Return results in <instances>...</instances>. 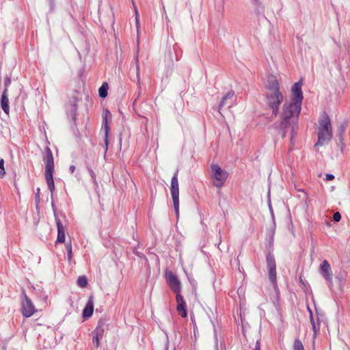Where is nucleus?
I'll list each match as a JSON object with an SVG mask.
<instances>
[{"instance_id": "obj_1", "label": "nucleus", "mask_w": 350, "mask_h": 350, "mask_svg": "<svg viewBox=\"0 0 350 350\" xmlns=\"http://www.w3.org/2000/svg\"><path fill=\"white\" fill-rule=\"evenodd\" d=\"M301 106L292 102L285 103L282 106V111L280 115L279 123H275L273 126L277 129L278 133L282 138L290 130L291 140L293 141L297 128L298 118L301 111Z\"/></svg>"}, {"instance_id": "obj_2", "label": "nucleus", "mask_w": 350, "mask_h": 350, "mask_svg": "<svg viewBox=\"0 0 350 350\" xmlns=\"http://www.w3.org/2000/svg\"><path fill=\"white\" fill-rule=\"evenodd\" d=\"M318 141L315 146H323L328 143L332 137L331 120L326 112H323L319 120L317 128Z\"/></svg>"}, {"instance_id": "obj_3", "label": "nucleus", "mask_w": 350, "mask_h": 350, "mask_svg": "<svg viewBox=\"0 0 350 350\" xmlns=\"http://www.w3.org/2000/svg\"><path fill=\"white\" fill-rule=\"evenodd\" d=\"M42 161L44 163V176L48 188L51 196L55 191V183L53 180V173L55 172L54 158L51 150L49 146L44 148L42 154Z\"/></svg>"}, {"instance_id": "obj_4", "label": "nucleus", "mask_w": 350, "mask_h": 350, "mask_svg": "<svg viewBox=\"0 0 350 350\" xmlns=\"http://www.w3.org/2000/svg\"><path fill=\"white\" fill-rule=\"evenodd\" d=\"M284 99L282 92L265 93V103L271 110L272 116L276 117L278 114L279 106Z\"/></svg>"}, {"instance_id": "obj_5", "label": "nucleus", "mask_w": 350, "mask_h": 350, "mask_svg": "<svg viewBox=\"0 0 350 350\" xmlns=\"http://www.w3.org/2000/svg\"><path fill=\"white\" fill-rule=\"evenodd\" d=\"M211 178L213 179V184L218 188H221L225 183L228 176V172L223 170L217 164H211Z\"/></svg>"}, {"instance_id": "obj_6", "label": "nucleus", "mask_w": 350, "mask_h": 350, "mask_svg": "<svg viewBox=\"0 0 350 350\" xmlns=\"http://www.w3.org/2000/svg\"><path fill=\"white\" fill-rule=\"evenodd\" d=\"M178 170L174 173L171 180L170 192L173 200L174 208L177 217L179 215V187L178 180Z\"/></svg>"}, {"instance_id": "obj_7", "label": "nucleus", "mask_w": 350, "mask_h": 350, "mask_svg": "<svg viewBox=\"0 0 350 350\" xmlns=\"http://www.w3.org/2000/svg\"><path fill=\"white\" fill-rule=\"evenodd\" d=\"M21 312L23 317L29 318L36 312V308L31 300L27 297L25 291H23V299L21 301Z\"/></svg>"}, {"instance_id": "obj_8", "label": "nucleus", "mask_w": 350, "mask_h": 350, "mask_svg": "<svg viewBox=\"0 0 350 350\" xmlns=\"http://www.w3.org/2000/svg\"><path fill=\"white\" fill-rule=\"evenodd\" d=\"M302 83L298 81L295 83L292 87L293 97L290 102L294 103L301 106L303 100V92L301 90Z\"/></svg>"}, {"instance_id": "obj_9", "label": "nucleus", "mask_w": 350, "mask_h": 350, "mask_svg": "<svg viewBox=\"0 0 350 350\" xmlns=\"http://www.w3.org/2000/svg\"><path fill=\"white\" fill-rule=\"evenodd\" d=\"M166 280L171 290L176 295L180 293L181 284L178 278L172 272L166 273Z\"/></svg>"}, {"instance_id": "obj_10", "label": "nucleus", "mask_w": 350, "mask_h": 350, "mask_svg": "<svg viewBox=\"0 0 350 350\" xmlns=\"http://www.w3.org/2000/svg\"><path fill=\"white\" fill-rule=\"evenodd\" d=\"M52 207L53 209L54 213V217L55 219L57 228V243H64L65 242V229L64 227L63 224L60 221V219L58 218L57 214L56 213V210L55 208V205L53 203H52Z\"/></svg>"}, {"instance_id": "obj_11", "label": "nucleus", "mask_w": 350, "mask_h": 350, "mask_svg": "<svg viewBox=\"0 0 350 350\" xmlns=\"http://www.w3.org/2000/svg\"><path fill=\"white\" fill-rule=\"evenodd\" d=\"M320 273L325 278V279L329 283L330 286L333 285L332 281V272L330 265L327 260L323 261L320 266Z\"/></svg>"}, {"instance_id": "obj_12", "label": "nucleus", "mask_w": 350, "mask_h": 350, "mask_svg": "<svg viewBox=\"0 0 350 350\" xmlns=\"http://www.w3.org/2000/svg\"><path fill=\"white\" fill-rule=\"evenodd\" d=\"M266 93L281 92L280 91L279 83L275 77H269L265 84Z\"/></svg>"}, {"instance_id": "obj_13", "label": "nucleus", "mask_w": 350, "mask_h": 350, "mask_svg": "<svg viewBox=\"0 0 350 350\" xmlns=\"http://www.w3.org/2000/svg\"><path fill=\"white\" fill-rule=\"evenodd\" d=\"M176 300L177 302L176 310L178 313L182 317H186L187 316V305L183 297L180 293H178V295H176Z\"/></svg>"}, {"instance_id": "obj_14", "label": "nucleus", "mask_w": 350, "mask_h": 350, "mask_svg": "<svg viewBox=\"0 0 350 350\" xmlns=\"http://www.w3.org/2000/svg\"><path fill=\"white\" fill-rule=\"evenodd\" d=\"M105 117L104 118L103 122V126L105 131V152L108 150V146H109V126L108 125L107 122V117L111 116L110 112L106 109L105 111Z\"/></svg>"}, {"instance_id": "obj_15", "label": "nucleus", "mask_w": 350, "mask_h": 350, "mask_svg": "<svg viewBox=\"0 0 350 350\" xmlns=\"http://www.w3.org/2000/svg\"><path fill=\"white\" fill-rule=\"evenodd\" d=\"M78 94L79 92L77 91H75L73 94L69 98V104L71 106L70 113L73 118L75 119L76 113L77 111V103H78Z\"/></svg>"}, {"instance_id": "obj_16", "label": "nucleus", "mask_w": 350, "mask_h": 350, "mask_svg": "<svg viewBox=\"0 0 350 350\" xmlns=\"http://www.w3.org/2000/svg\"><path fill=\"white\" fill-rule=\"evenodd\" d=\"M234 96V92L233 90H230L222 98L219 106L218 111L221 113L220 110L223 107L228 104H232L233 98Z\"/></svg>"}, {"instance_id": "obj_17", "label": "nucleus", "mask_w": 350, "mask_h": 350, "mask_svg": "<svg viewBox=\"0 0 350 350\" xmlns=\"http://www.w3.org/2000/svg\"><path fill=\"white\" fill-rule=\"evenodd\" d=\"M1 107L3 112L8 115L10 113V107H9V99H8V90H4L3 91L1 98Z\"/></svg>"}, {"instance_id": "obj_18", "label": "nucleus", "mask_w": 350, "mask_h": 350, "mask_svg": "<svg viewBox=\"0 0 350 350\" xmlns=\"http://www.w3.org/2000/svg\"><path fill=\"white\" fill-rule=\"evenodd\" d=\"M94 312V302H93V297L91 296L90 297L83 310V317L84 318H89L90 317Z\"/></svg>"}, {"instance_id": "obj_19", "label": "nucleus", "mask_w": 350, "mask_h": 350, "mask_svg": "<svg viewBox=\"0 0 350 350\" xmlns=\"http://www.w3.org/2000/svg\"><path fill=\"white\" fill-rule=\"evenodd\" d=\"M253 3L254 5V12L256 16L260 17H265V7L262 5L260 0H253Z\"/></svg>"}, {"instance_id": "obj_20", "label": "nucleus", "mask_w": 350, "mask_h": 350, "mask_svg": "<svg viewBox=\"0 0 350 350\" xmlns=\"http://www.w3.org/2000/svg\"><path fill=\"white\" fill-rule=\"evenodd\" d=\"M308 310L310 313V323L312 325V329L314 331V334L315 335V334H317V332L319 329V327H320L319 320L317 319V323L314 321L312 312L309 306H308Z\"/></svg>"}, {"instance_id": "obj_21", "label": "nucleus", "mask_w": 350, "mask_h": 350, "mask_svg": "<svg viewBox=\"0 0 350 350\" xmlns=\"http://www.w3.org/2000/svg\"><path fill=\"white\" fill-rule=\"evenodd\" d=\"M104 331H105V323L103 321H99L98 323L97 327H96L94 331L92 332V334H93V335H95V336L102 338L103 336V334H104Z\"/></svg>"}, {"instance_id": "obj_22", "label": "nucleus", "mask_w": 350, "mask_h": 350, "mask_svg": "<svg viewBox=\"0 0 350 350\" xmlns=\"http://www.w3.org/2000/svg\"><path fill=\"white\" fill-rule=\"evenodd\" d=\"M268 271L269 280L273 284L274 288H275L277 286L276 267L268 268Z\"/></svg>"}, {"instance_id": "obj_23", "label": "nucleus", "mask_w": 350, "mask_h": 350, "mask_svg": "<svg viewBox=\"0 0 350 350\" xmlns=\"http://www.w3.org/2000/svg\"><path fill=\"white\" fill-rule=\"evenodd\" d=\"M267 268L276 267L275 258L273 254L269 252L266 257Z\"/></svg>"}, {"instance_id": "obj_24", "label": "nucleus", "mask_w": 350, "mask_h": 350, "mask_svg": "<svg viewBox=\"0 0 350 350\" xmlns=\"http://www.w3.org/2000/svg\"><path fill=\"white\" fill-rule=\"evenodd\" d=\"M108 84L103 83L98 90L99 96L100 98H105L107 96Z\"/></svg>"}, {"instance_id": "obj_25", "label": "nucleus", "mask_w": 350, "mask_h": 350, "mask_svg": "<svg viewBox=\"0 0 350 350\" xmlns=\"http://www.w3.org/2000/svg\"><path fill=\"white\" fill-rule=\"evenodd\" d=\"M77 282L79 286L85 288L88 285V279L85 275L79 276Z\"/></svg>"}, {"instance_id": "obj_26", "label": "nucleus", "mask_w": 350, "mask_h": 350, "mask_svg": "<svg viewBox=\"0 0 350 350\" xmlns=\"http://www.w3.org/2000/svg\"><path fill=\"white\" fill-rule=\"evenodd\" d=\"M66 250H67L68 261L70 262L71 261V260H72V256L71 241H70L69 243H67L66 244Z\"/></svg>"}, {"instance_id": "obj_27", "label": "nucleus", "mask_w": 350, "mask_h": 350, "mask_svg": "<svg viewBox=\"0 0 350 350\" xmlns=\"http://www.w3.org/2000/svg\"><path fill=\"white\" fill-rule=\"evenodd\" d=\"M293 350H304V345L299 339H295L293 346Z\"/></svg>"}, {"instance_id": "obj_28", "label": "nucleus", "mask_w": 350, "mask_h": 350, "mask_svg": "<svg viewBox=\"0 0 350 350\" xmlns=\"http://www.w3.org/2000/svg\"><path fill=\"white\" fill-rule=\"evenodd\" d=\"M100 338L101 337L93 335L92 343H93V345H94V348L98 349L99 347V346H100Z\"/></svg>"}, {"instance_id": "obj_29", "label": "nucleus", "mask_w": 350, "mask_h": 350, "mask_svg": "<svg viewBox=\"0 0 350 350\" xmlns=\"http://www.w3.org/2000/svg\"><path fill=\"white\" fill-rule=\"evenodd\" d=\"M5 174V170L4 167V160L0 159V177L3 178Z\"/></svg>"}, {"instance_id": "obj_30", "label": "nucleus", "mask_w": 350, "mask_h": 350, "mask_svg": "<svg viewBox=\"0 0 350 350\" xmlns=\"http://www.w3.org/2000/svg\"><path fill=\"white\" fill-rule=\"evenodd\" d=\"M40 189L38 187V188H37L36 192L35 193V202H36L37 207L38 206V204L40 202Z\"/></svg>"}, {"instance_id": "obj_31", "label": "nucleus", "mask_w": 350, "mask_h": 350, "mask_svg": "<svg viewBox=\"0 0 350 350\" xmlns=\"http://www.w3.org/2000/svg\"><path fill=\"white\" fill-rule=\"evenodd\" d=\"M11 83V78L8 76H6L5 79V88L4 90H8L9 85Z\"/></svg>"}, {"instance_id": "obj_32", "label": "nucleus", "mask_w": 350, "mask_h": 350, "mask_svg": "<svg viewBox=\"0 0 350 350\" xmlns=\"http://www.w3.org/2000/svg\"><path fill=\"white\" fill-rule=\"evenodd\" d=\"M340 219H341V215L339 212H336L334 213L333 219L335 221H339L340 220Z\"/></svg>"}, {"instance_id": "obj_33", "label": "nucleus", "mask_w": 350, "mask_h": 350, "mask_svg": "<svg viewBox=\"0 0 350 350\" xmlns=\"http://www.w3.org/2000/svg\"><path fill=\"white\" fill-rule=\"evenodd\" d=\"M340 150L342 152H343V149L345 146V144L344 143V139H343V137L341 135V134L340 135Z\"/></svg>"}, {"instance_id": "obj_34", "label": "nucleus", "mask_w": 350, "mask_h": 350, "mask_svg": "<svg viewBox=\"0 0 350 350\" xmlns=\"http://www.w3.org/2000/svg\"><path fill=\"white\" fill-rule=\"evenodd\" d=\"M334 178V176L331 174H327L325 176V180L327 181L332 180Z\"/></svg>"}, {"instance_id": "obj_35", "label": "nucleus", "mask_w": 350, "mask_h": 350, "mask_svg": "<svg viewBox=\"0 0 350 350\" xmlns=\"http://www.w3.org/2000/svg\"><path fill=\"white\" fill-rule=\"evenodd\" d=\"M254 350H260V340H257Z\"/></svg>"}, {"instance_id": "obj_36", "label": "nucleus", "mask_w": 350, "mask_h": 350, "mask_svg": "<svg viewBox=\"0 0 350 350\" xmlns=\"http://www.w3.org/2000/svg\"><path fill=\"white\" fill-rule=\"evenodd\" d=\"M89 170V172L90 174V176L91 177L93 178V179H96V175H95V173L94 172V171L92 170V169H88Z\"/></svg>"}, {"instance_id": "obj_37", "label": "nucleus", "mask_w": 350, "mask_h": 350, "mask_svg": "<svg viewBox=\"0 0 350 350\" xmlns=\"http://www.w3.org/2000/svg\"><path fill=\"white\" fill-rule=\"evenodd\" d=\"M345 128L343 126H341V127L340 128L339 135L341 133V135L343 137V133H345Z\"/></svg>"}, {"instance_id": "obj_38", "label": "nucleus", "mask_w": 350, "mask_h": 350, "mask_svg": "<svg viewBox=\"0 0 350 350\" xmlns=\"http://www.w3.org/2000/svg\"><path fill=\"white\" fill-rule=\"evenodd\" d=\"M69 170H70L71 173H73L75 172V166L73 165H70V167H69Z\"/></svg>"}, {"instance_id": "obj_39", "label": "nucleus", "mask_w": 350, "mask_h": 350, "mask_svg": "<svg viewBox=\"0 0 350 350\" xmlns=\"http://www.w3.org/2000/svg\"><path fill=\"white\" fill-rule=\"evenodd\" d=\"M137 78L139 79V65L137 64Z\"/></svg>"}, {"instance_id": "obj_40", "label": "nucleus", "mask_w": 350, "mask_h": 350, "mask_svg": "<svg viewBox=\"0 0 350 350\" xmlns=\"http://www.w3.org/2000/svg\"><path fill=\"white\" fill-rule=\"evenodd\" d=\"M162 7H163V11L165 12V5H163V3H162Z\"/></svg>"}]
</instances>
